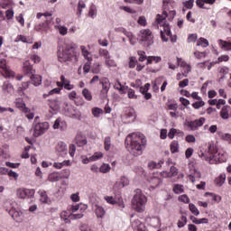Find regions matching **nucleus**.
Returning <instances> with one entry per match:
<instances>
[{"label":"nucleus","instance_id":"obj_1","mask_svg":"<svg viewBox=\"0 0 231 231\" xmlns=\"http://www.w3.org/2000/svg\"><path fill=\"white\" fill-rule=\"evenodd\" d=\"M125 147L133 156H142L147 147V138L142 133H133L125 139Z\"/></svg>","mask_w":231,"mask_h":231},{"label":"nucleus","instance_id":"obj_2","mask_svg":"<svg viewBox=\"0 0 231 231\" xmlns=\"http://www.w3.org/2000/svg\"><path fill=\"white\" fill-rule=\"evenodd\" d=\"M171 4V0H162V15L157 14L156 16V23L157 27L160 28L162 27V30H161V39L167 42L169 41V37L171 42H176L178 41V36L172 35V32H171V27L166 23V19L169 16V14L165 10H169V5Z\"/></svg>","mask_w":231,"mask_h":231},{"label":"nucleus","instance_id":"obj_3","mask_svg":"<svg viewBox=\"0 0 231 231\" xmlns=\"http://www.w3.org/2000/svg\"><path fill=\"white\" fill-rule=\"evenodd\" d=\"M199 156L206 162H217L218 163H225L226 162L227 154L226 152L218 151L217 146L213 143L206 144V150L200 151Z\"/></svg>","mask_w":231,"mask_h":231},{"label":"nucleus","instance_id":"obj_4","mask_svg":"<svg viewBox=\"0 0 231 231\" xmlns=\"http://www.w3.org/2000/svg\"><path fill=\"white\" fill-rule=\"evenodd\" d=\"M80 53L77 51V44L69 43L63 48L59 47L57 58L59 62H78Z\"/></svg>","mask_w":231,"mask_h":231},{"label":"nucleus","instance_id":"obj_5","mask_svg":"<svg viewBox=\"0 0 231 231\" xmlns=\"http://www.w3.org/2000/svg\"><path fill=\"white\" fill-rule=\"evenodd\" d=\"M146 203L147 197L142 194V189H136L134 199L132 200V205L134 210H136V212H143Z\"/></svg>","mask_w":231,"mask_h":231},{"label":"nucleus","instance_id":"obj_6","mask_svg":"<svg viewBox=\"0 0 231 231\" xmlns=\"http://www.w3.org/2000/svg\"><path fill=\"white\" fill-rule=\"evenodd\" d=\"M48 129H50V124L48 122L37 123L33 125V136L39 138V136L44 134Z\"/></svg>","mask_w":231,"mask_h":231},{"label":"nucleus","instance_id":"obj_7","mask_svg":"<svg viewBox=\"0 0 231 231\" xmlns=\"http://www.w3.org/2000/svg\"><path fill=\"white\" fill-rule=\"evenodd\" d=\"M0 72L5 79H12L15 77V72L10 69V67L6 65V60H0Z\"/></svg>","mask_w":231,"mask_h":231},{"label":"nucleus","instance_id":"obj_8","mask_svg":"<svg viewBox=\"0 0 231 231\" xmlns=\"http://www.w3.org/2000/svg\"><path fill=\"white\" fill-rule=\"evenodd\" d=\"M99 84L102 86V88L99 93L100 98H107V93H109V89H111V83L109 82V79L103 78L99 80Z\"/></svg>","mask_w":231,"mask_h":231},{"label":"nucleus","instance_id":"obj_9","mask_svg":"<svg viewBox=\"0 0 231 231\" xmlns=\"http://www.w3.org/2000/svg\"><path fill=\"white\" fill-rule=\"evenodd\" d=\"M88 209V206L82 205V204H78L75 206H71L70 210H71V215H70V219H82L84 217V210ZM78 210H80L81 213L79 214H73L75 212H78Z\"/></svg>","mask_w":231,"mask_h":231},{"label":"nucleus","instance_id":"obj_10","mask_svg":"<svg viewBox=\"0 0 231 231\" xmlns=\"http://www.w3.org/2000/svg\"><path fill=\"white\" fill-rule=\"evenodd\" d=\"M139 41L142 42H148V44L152 43V32L149 29H143L139 33Z\"/></svg>","mask_w":231,"mask_h":231},{"label":"nucleus","instance_id":"obj_11","mask_svg":"<svg viewBox=\"0 0 231 231\" xmlns=\"http://www.w3.org/2000/svg\"><path fill=\"white\" fill-rule=\"evenodd\" d=\"M136 119V111L133 107H127L123 115V120H125L126 124H131Z\"/></svg>","mask_w":231,"mask_h":231},{"label":"nucleus","instance_id":"obj_12","mask_svg":"<svg viewBox=\"0 0 231 231\" xmlns=\"http://www.w3.org/2000/svg\"><path fill=\"white\" fill-rule=\"evenodd\" d=\"M17 196L21 199H26V198H33V196H35V189L20 188L17 190Z\"/></svg>","mask_w":231,"mask_h":231},{"label":"nucleus","instance_id":"obj_13","mask_svg":"<svg viewBox=\"0 0 231 231\" xmlns=\"http://www.w3.org/2000/svg\"><path fill=\"white\" fill-rule=\"evenodd\" d=\"M56 154L61 158H65L68 155V145L64 142H59L55 148Z\"/></svg>","mask_w":231,"mask_h":231},{"label":"nucleus","instance_id":"obj_14","mask_svg":"<svg viewBox=\"0 0 231 231\" xmlns=\"http://www.w3.org/2000/svg\"><path fill=\"white\" fill-rule=\"evenodd\" d=\"M205 124V117H199L194 121H188L186 123L187 127H189L191 131H196L198 127H201Z\"/></svg>","mask_w":231,"mask_h":231},{"label":"nucleus","instance_id":"obj_15","mask_svg":"<svg viewBox=\"0 0 231 231\" xmlns=\"http://www.w3.org/2000/svg\"><path fill=\"white\" fill-rule=\"evenodd\" d=\"M50 24H51V20H44L43 23H41L34 26L36 32H41V33H48L50 30Z\"/></svg>","mask_w":231,"mask_h":231},{"label":"nucleus","instance_id":"obj_16","mask_svg":"<svg viewBox=\"0 0 231 231\" xmlns=\"http://www.w3.org/2000/svg\"><path fill=\"white\" fill-rule=\"evenodd\" d=\"M23 72L24 75L31 77L32 75H35V69H33V65L30 63V60H25L23 65Z\"/></svg>","mask_w":231,"mask_h":231},{"label":"nucleus","instance_id":"obj_17","mask_svg":"<svg viewBox=\"0 0 231 231\" xmlns=\"http://www.w3.org/2000/svg\"><path fill=\"white\" fill-rule=\"evenodd\" d=\"M74 143H76L77 147H84V145H88V139L82 134V133H78Z\"/></svg>","mask_w":231,"mask_h":231},{"label":"nucleus","instance_id":"obj_18","mask_svg":"<svg viewBox=\"0 0 231 231\" xmlns=\"http://www.w3.org/2000/svg\"><path fill=\"white\" fill-rule=\"evenodd\" d=\"M127 185H129V179L125 176H122L114 185V189L115 190H120V189H124V187H127Z\"/></svg>","mask_w":231,"mask_h":231},{"label":"nucleus","instance_id":"obj_19","mask_svg":"<svg viewBox=\"0 0 231 231\" xmlns=\"http://www.w3.org/2000/svg\"><path fill=\"white\" fill-rule=\"evenodd\" d=\"M68 124L62 118L59 117L55 120L53 129H60V131H66Z\"/></svg>","mask_w":231,"mask_h":231},{"label":"nucleus","instance_id":"obj_20","mask_svg":"<svg viewBox=\"0 0 231 231\" xmlns=\"http://www.w3.org/2000/svg\"><path fill=\"white\" fill-rule=\"evenodd\" d=\"M9 215L14 221H16V223H21L23 221V213L17 211L15 208L10 209Z\"/></svg>","mask_w":231,"mask_h":231},{"label":"nucleus","instance_id":"obj_21","mask_svg":"<svg viewBox=\"0 0 231 231\" xmlns=\"http://www.w3.org/2000/svg\"><path fill=\"white\" fill-rule=\"evenodd\" d=\"M220 116L223 120H228L231 116V106L228 105L224 106L220 111Z\"/></svg>","mask_w":231,"mask_h":231},{"label":"nucleus","instance_id":"obj_22","mask_svg":"<svg viewBox=\"0 0 231 231\" xmlns=\"http://www.w3.org/2000/svg\"><path fill=\"white\" fill-rule=\"evenodd\" d=\"M132 228L134 231H145V225L139 219H135L132 222Z\"/></svg>","mask_w":231,"mask_h":231},{"label":"nucleus","instance_id":"obj_23","mask_svg":"<svg viewBox=\"0 0 231 231\" xmlns=\"http://www.w3.org/2000/svg\"><path fill=\"white\" fill-rule=\"evenodd\" d=\"M218 46L224 51H231V42L218 40Z\"/></svg>","mask_w":231,"mask_h":231},{"label":"nucleus","instance_id":"obj_24","mask_svg":"<svg viewBox=\"0 0 231 231\" xmlns=\"http://www.w3.org/2000/svg\"><path fill=\"white\" fill-rule=\"evenodd\" d=\"M2 89L5 95L14 93V86L10 81H5L2 86Z\"/></svg>","mask_w":231,"mask_h":231},{"label":"nucleus","instance_id":"obj_25","mask_svg":"<svg viewBox=\"0 0 231 231\" xmlns=\"http://www.w3.org/2000/svg\"><path fill=\"white\" fill-rule=\"evenodd\" d=\"M177 64L178 66H180V68H187V70H184L186 73H189L190 71H192V68L190 67V65L185 62V60H183V59L181 58H177Z\"/></svg>","mask_w":231,"mask_h":231},{"label":"nucleus","instance_id":"obj_26","mask_svg":"<svg viewBox=\"0 0 231 231\" xmlns=\"http://www.w3.org/2000/svg\"><path fill=\"white\" fill-rule=\"evenodd\" d=\"M15 106L20 109V111H23V113H28L30 111V108L26 106V103L23 101V99H20L15 103Z\"/></svg>","mask_w":231,"mask_h":231},{"label":"nucleus","instance_id":"obj_27","mask_svg":"<svg viewBox=\"0 0 231 231\" xmlns=\"http://www.w3.org/2000/svg\"><path fill=\"white\" fill-rule=\"evenodd\" d=\"M95 214L97 217L102 219L106 216V209L102 206L96 205Z\"/></svg>","mask_w":231,"mask_h":231},{"label":"nucleus","instance_id":"obj_28","mask_svg":"<svg viewBox=\"0 0 231 231\" xmlns=\"http://www.w3.org/2000/svg\"><path fill=\"white\" fill-rule=\"evenodd\" d=\"M170 151L171 154H175V152H180V143L176 140L172 141L170 145Z\"/></svg>","mask_w":231,"mask_h":231},{"label":"nucleus","instance_id":"obj_29","mask_svg":"<svg viewBox=\"0 0 231 231\" xmlns=\"http://www.w3.org/2000/svg\"><path fill=\"white\" fill-rule=\"evenodd\" d=\"M80 50H81V54L84 57V59H86L87 60H93V58L90 56L91 53L89 52V51H88L86 46L81 45Z\"/></svg>","mask_w":231,"mask_h":231},{"label":"nucleus","instance_id":"obj_30","mask_svg":"<svg viewBox=\"0 0 231 231\" xmlns=\"http://www.w3.org/2000/svg\"><path fill=\"white\" fill-rule=\"evenodd\" d=\"M115 89H117L119 91L120 95H125L126 87L122 85L120 80H116V82L114 85Z\"/></svg>","mask_w":231,"mask_h":231},{"label":"nucleus","instance_id":"obj_31","mask_svg":"<svg viewBox=\"0 0 231 231\" xmlns=\"http://www.w3.org/2000/svg\"><path fill=\"white\" fill-rule=\"evenodd\" d=\"M30 77H31V80H32L33 86H41V84L42 82V78H41V76L32 74Z\"/></svg>","mask_w":231,"mask_h":231},{"label":"nucleus","instance_id":"obj_32","mask_svg":"<svg viewBox=\"0 0 231 231\" xmlns=\"http://www.w3.org/2000/svg\"><path fill=\"white\" fill-rule=\"evenodd\" d=\"M60 218L65 221V223H71V213L68 211H62L60 213Z\"/></svg>","mask_w":231,"mask_h":231},{"label":"nucleus","instance_id":"obj_33","mask_svg":"<svg viewBox=\"0 0 231 231\" xmlns=\"http://www.w3.org/2000/svg\"><path fill=\"white\" fill-rule=\"evenodd\" d=\"M38 192L40 194V201L42 203H48V201H50V198L48 197V194L45 190H40Z\"/></svg>","mask_w":231,"mask_h":231},{"label":"nucleus","instance_id":"obj_34","mask_svg":"<svg viewBox=\"0 0 231 231\" xmlns=\"http://www.w3.org/2000/svg\"><path fill=\"white\" fill-rule=\"evenodd\" d=\"M49 107L52 109V111H57L59 110V100L57 99H51L49 100Z\"/></svg>","mask_w":231,"mask_h":231},{"label":"nucleus","instance_id":"obj_35","mask_svg":"<svg viewBox=\"0 0 231 231\" xmlns=\"http://www.w3.org/2000/svg\"><path fill=\"white\" fill-rule=\"evenodd\" d=\"M62 178L60 177V173L59 172H52L49 175V181H59L60 180H61Z\"/></svg>","mask_w":231,"mask_h":231},{"label":"nucleus","instance_id":"obj_36","mask_svg":"<svg viewBox=\"0 0 231 231\" xmlns=\"http://www.w3.org/2000/svg\"><path fill=\"white\" fill-rule=\"evenodd\" d=\"M152 62H155V64H158V62H162V57H160V56L148 57L146 64H152Z\"/></svg>","mask_w":231,"mask_h":231},{"label":"nucleus","instance_id":"obj_37","mask_svg":"<svg viewBox=\"0 0 231 231\" xmlns=\"http://www.w3.org/2000/svg\"><path fill=\"white\" fill-rule=\"evenodd\" d=\"M226 180V174L225 173H222L220 174L219 177H217L216 180H215V183L217 185H218V187H221V185H223V183H225V180Z\"/></svg>","mask_w":231,"mask_h":231},{"label":"nucleus","instance_id":"obj_38","mask_svg":"<svg viewBox=\"0 0 231 231\" xmlns=\"http://www.w3.org/2000/svg\"><path fill=\"white\" fill-rule=\"evenodd\" d=\"M82 95L86 100H88V102H91V100H93V96L88 88H84L82 90Z\"/></svg>","mask_w":231,"mask_h":231},{"label":"nucleus","instance_id":"obj_39","mask_svg":"<svg viewBox=\"0 0 231 231\" xmlns=\"http://www.w3.org/2000/svg\"><path fill=\"white\" fill-rule=\"evenodd\" d=\"M30 84H32L30 81L23 82L22 85L18 88V92L24 93V91L30 88Z\"/></svg>","mask_w":231,"mask_h":231},{"label":"nucleus","instance_id":"obj_40","mask_svg":"<svg viewBox=\"0 0 231 231\" xmlns=\"http://www.w3.org/2000/svg\"><path fill=\"white\" fill-rule=\"evenodd\" d=\"M104 199L108 203L109 205H116L118 203V200L113 196H105Z\"/></svg>","mask_w":231,"mask_h":231},{"label":"nucleus","instance_id":"obj_41","mask_svg":"<svg viewBox=\"0 0 231 231\" xmlns=\"http://www.w3.org/2000/svg\"><path fill=\"white\" fill-rule=\"evenodd\" d=\"M105 64L108 68H116V62H115V60H111V56L105 60Z\"/></svg>","mask_w":231,"mask_h":231},{"label":"nucleus","instance_id":"obj_42","mask_svg":"<svg viewBox=\"0 0 231 231\" xmlns=\"http://www.w3.org/2000/svg\"><path fill=\"white\" fill-rule=\"evenodd\" d=\"M104 157V153L101 152H96L92 156H90V162H97L100 160V158Z\"/></svg>","mask_w":231,"mask_h":231},{"label":"nucleus","instance_id":"obj_43","mask_svg":"<svg viewBox=\"0 0 231 231\" xmlns=\"http://www.w3.org/2000/svg\"><path fill=\"white\" fill-rule=\"evenodd\" d=\"M71 174V171L69 169L62 170L60 173V176L61 177V180H68L69 178V175Z\"/></svg>","mask_w":231,"mask_h":231},{"label":"nucleus","instance_id":"obj_44","mask_svg":"<svg viewBox=\"0 0 231 231\" xmlns=\"http://www.w3.org/2000/svg\"><path fill=\"white\" fill-rule=\"evenodd\" d=\"M60 80H61V82L57 81V83H56L58 88H64L66 86V84H68V82H69V79H66V77H64V75L60 76Z\"/></svg>","mask_w":231,"mask_h":231},{"label":"nucleus","instance_id":"obj_45","mask_svg":"<svg viewBox=\"0 0 231 231\" xmlns=\"http://www.w3.org/2000/svg\"><path fill=\"white\" fill-rule=\"evenodd\" d=\"M208 40L205 38H199V40L197 42V46H202V48H207L208 47Z\"/></svg>","mask_w":231,"mask_h":231},{"label":"nucleus","instance_id":"obj_46","mask_svg":"<svg viewBox=\"0 0 231 231\" xmlns=\"http://www.w3.org/2000/svg\"><path fill=\"white\" fill-rule=\"evenodd\" d=\"M185 225H187V217L182 215L180 219H179V221L177 223V226L179 228H183V226H185Z\"/></svg>","mask_w":231,"mask_h":231},{"label":"nucleus","instance_id":"obj_47","mask_svg":"<svg viewBox=\"0 0 231 231\" xmlns=\"http://www.w3.org/2000/svg\"><path fill=\"white\" fill-rule=\"evenodd\" d=\"M109 171H111V166L109 164L104 163L99 168V172H102L103 174L109 172Z\"/></svg>","mask_w":231,"mask_h":231},{"label":"nucleus","instance_id":"obj_48","mask_svg":"<svg viewBox=\"0 0 231 231\" xmlns=\"http://www.w3.org/2000/svg\"><path fill=\"white\" fill-rule=\"evenodd\" d=\"M37 19H41V17H44V21H51V19H48V17H51V13H38L36 15Z\"/></svg>","mask_w":231,"mask_h":231},{"label":"nucleus","instance_id":"obj_49","mask_svg":"<svg viewBox=\"0 0 231 231\" xmlns=\"http://www.w3.org/2000/svg\"><path fill=\"white\" fill-rule=\"evenodd\" d=\"M55 29L59 30V32L60 33V35H67L68 34V28H66L65 26L55 25Z\"/></svg>","mask_w":231,"mask_h":231},{"label":"nucleus","instance_id":"obj_50","mask_svg":"<svg viewBox=\"0 0 231 231\" xmlns=\"http://www.w3.org/2000/svg\"><path fill=\"white\" fill-rule=\"evenodd\" d=\"M105 151H109L111 149V138L106 136L104 141Z\"/></svg>","mask_w":231,"mask_h":231},{"label":"nucleus","instance_id":"obj_51","mask_svg":"<svg viewBox=\"0 0 231 231\" xmlns=\"http://www.w3.org/2000/svg\"><path fill=\"white\" fill-rule=\"evenodd\" d=\"M204 106H205V101H203V99H200V100H199L197 102H194L192 104V107L194 109H200V107H203Z\"/></svg>","mask_w":231,"mask_h":231},{"label":"nucleus","instance_id":"obj_52","mask_svg":"<svg viewBox=\"0 0 231 231\" xmlns=\"http://www.w3.org/2000/svg\"><path fill=\"white\" fill-rule=\"evenodd\" d=\"M162 163H163V162H160L159 163L151 162L148 163V167L149 169H162Z\"/></svg>","mask_w":231,"mask_h":231},{"label":"nucleus","instance_id":"obj_53","mask_svg":"<svg viewBox=\"0 0 231 231\" xmlns=\"http://www.w3.org/2000/svg\"><path fill=\"white\" fill-rule=\"evenodd\" d=\"M127 96H128V98H131L133 100H136V98H138V96H136L134 89L133 88H128Z\"/></svg>","mask_w":231,"mask_h":231},{"label":"nucleus","instance_id":"obj_54","mask_svg":"<svg viewBox=\"0 0 231 231\" xmlns=\"http://www.w3.org/2000/svg\"><path fill=\"white\" fill-rule=\"evenodd\" d=\"M102 113H104V110H102L101 108L94 107V108L92 109V115H93L96 118H98V116H100V115H102Z\"/></svg>","mask_w":231,"mask_h":231},{"label":"nucleus","instance_id":"obj_55","mask_svg":"<svg viewBox=\"0 0 231 231\" xmlns=\"http://www.w3.org/2000/svg\"><path fill=\"white\" fill-rule=\"evenodd\" d=\"M137 54L139 55V59H138L139 62H143V61L147 60L148 58H147V56H145V51H138Z\"/></svg>","mask_w":231,"mask_h":231},{"label":"nucleus","instance_id":"obj_56","mask_svg":"<svg viewBox=\"0 0 231 231\" xmlns=\"http://www.w3.org/2000/svg\"><path fill=\"white\" fill-rule=\"evenodd\" d=\"M173 192L175 194H181V192H183V185L175 184L173 187Z\"/></svg>","mask_w":231,"mask_h":231},{"label":"nucleus","instance_id":"obj_57","mask_svg":"<svg viewBox=\"0 0 231 231\" xmlns=\"http://www.w3.org/2000/svg\"><path fill=\"white\" fill-rule=\"evenodd\" d=\"M183 5L188 10H192V8H194V0H188L186 2H183Z\"/></svg>","mask_w":231,"mask_h":231},{"label":"nucleus","instance_id":"obj_58","mask_svg":"<svg viewBox=\"0 0 231 231\" xmlns=\"http://www.w3.org/2000/svg\"><path fill=\"white\" fill-rule=\"evenodd\" d=\"M189 210L191 213L194 214V216H199V209H198V208H196V205L190 203L189 204Z\"/></svg>","mask_w":231,"mask_h":231},{"label":"nucleus","instance_id":"obj_59","mask_svg":"<svg viewBox=\"0 0 231 231\" xmlns=\"http://www.w3.org/2000/svg\"><path fill=\"white\" fill-rule=\"evenodd\" d=\"M99 56L104 57L105 60L106 59L109 58V51L106 49H100L99 50Z\"/></svg>","mask_w":231,"mask_h":231},{"label":"nucleus","instance_id":"obj_60","mask_svg":"<svg viewBox=\"0 0 231 231\" xmlns=\"http://www.w3.org/2000/svg\"><path fill=\"white\" fill-rule=\"evenodd\" d=\"M137 62H138V60H136V58L130 57V59H129V68L133 69L134 68L136 67Z\"/></svg>","mask_w":231,"mask_h":231},{"label":"nucleus","instance_id":"obj_61","mask_svg":"<svg viewBox=\"0 0 231 231\" xmlns=\"http://www.w3.org/2000/svg\"><path fill=\"white\" fill-rule=\"evenodd\" d=\"M84 73H89L91 71V60H88L83 67Z\"/></svg>","mask_w":231,"mask_h":231},{"label":"nucleus","instance_id":"obj_62","mask_svg":"<svg viewBox=\"0 0 231 231\" xmlns=\"http://www.w3.org/2000/svg\"><path fill=\"white\" fill-rule=\"evenodd\" d=\"M100 71H101L100 64L95 63L92 67V73L98 75V73H100Z\"/></svg>","mask_w":231,"mask_h":231},{"label":"nucleus","instance_id":"obj_63","mask_svg":"<svg viewBox=\"0 0 231 231\" xmlns=\"http://www.w3.org/2000/svg\"><path fill=\"white\" fill-rule=\"evenodd\" d=\"M14 9H8L7 11H5V16L7 21L14 19Z\"/></svg>","mask_w":231,"mask_h":231},{"label":"nucleus","instance_id":"obj_64","mask_svg":"<svg viewBox=\"0 0 231 231\" xmlns=\"http://www.w3.org/2000/svg\"><path fill=\"white\" fill-rule=\"evenodd\" d=\"M196 41H198V34L197 33H192V34H189L188 36V42L189 43L196 42Z\"/></svg>","mask_w":231,"mask_h":231}]
</instances>
